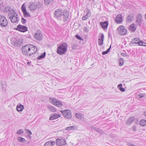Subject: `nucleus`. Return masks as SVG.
Masks as SVG:
<instances>
[{
	"label": "nucleus",
	"instance_id": "obj_1",
	"mask_svg": "<svg viewBox=\"0 0 146 146\" xmlns=\"http://www.w3.org/2000/svg\"><path fill=\"white\" fill-rule=\"evenodd\" d=\"M54 16L58 20L61 21L62 20L64 22L67 21L69 19V12L66 10H63L62 9H56L54 13Z\"/></svg>",
	"mask_w": 146,
	"mask_h": 146
},
{
	"label": "nucleus",
	"instance_id": "obj_2",
	"mask_svg": "<svg viewBox=\"0 0 146 146\" xmlns=\"http://www.w3.org/2000/svg\"><path fill=\"white\" fill-rule=\"evenodd\" d=\"M9 18L12 23H17L19 20V18L18 17V15L13 10V12L9 13L8 15Z\"/></svg>",
	"mask_w": 146,
	"mask_h": 146
},
{
	"label": "nucleus",
	"instance_id": "obj_3",
	"mask_svg": "<svg viewBox=\"0 0 146 146\" xmlns=\"http://www.w3.org/2000/svg\"><path fill=\"white\" fill-rule=\"evenodd\" d=\"M67 46L68 45L66 43H63L60 45L58 47L57 50V53L60 55L64 54L67 50Z\"/></svg>",
	"mask_w": 146,
	"mask_h": 146
},
{
	"label": "nucleus",
	"instance_id": "obj_4",
	"mask_svg": "<svg viewBox=\"0 0 146 146\" xmlns=\"http://www.w3.org/2000/svg\"><path fill=\"white\" fill-rule=\"evenodd\" d=\"M117 30L118 34L120 35H125L127 32V30L123 25H121L117 29Z\"/></svg>",
	"mask_w": 146,
	"mask_h": 146
},
{
	"label": "nucleus",
	"instance_id": "obj_5",
	"mask_svg": "<svg viewBox=\"0 0 146 146\" xmlns=\"http://www.w3.org/2000/svg\"><path fill=\"white\" fill-rule=\"evenodd\" d=\"M8 22L5 17L3 15H0V26L5 27L7 25Z\"/></svg>",
	"mask_w": 146,
	"mask_h": 146
},
{
	"label": "nucleus",
	"instance_id": "obj_6",
	"mask_svg": "<svg viewBox=\"0 0 146 146\" xmlns=\"http://www.w3.org/2000/svg\"><path fill=\"white\" fill-rule=\"evenodd\" d=\"M50 102L58 107H61L63 106V104L61 102L54 98H49Z\"/></svg>",
	"mask_w": 146,
	"mask_h": 146
},
{
	"label": "nucleus",
	"instance_id": "obj_7",
	"mask_svg": "<svg viewBox=\"0 0 146 146\" xmlns=\"http://www.w3.org/2000/svg\"><path fill=\"white\" fill-rule=\"evenodd\" d=\"M31 44H28L22 46L21 50L22 53L25 55H27L29 53V52L30 50V48H31Z\"/></svg>",
	"mask_w": 146,
	"mask_h": 146
},
{
	"label": "nucleus",
	"instance_id": "obj_8",
	"mask_svg": "<svg viewBox=\"0 0 146 146\" xmlns=\"http://www.w3.org/2000/svg\"><path fill=\"white\" fill-rule=\"evenodd\" d=\"M63 114V115L68 118H70L72 117L71 112L69 110H65L63 111H60Z\"/></svg>",
	"mask_w": 146,
	"mask_h": 146
},
{
	"label": "nucleus",
	"instance_id": "obj_9",
	"mask_svg": "<svg viewBox=\"0 0 146 146\" xmlns=\"http://www.w3.org/2000/svg\"><path fill=\"white\" fill-rule=\"evenodd\" d=\"M15 29L20 32L24 33L27 31L28 28L25 26L19 24L17 26V28Z\"/></svg>",
	"mask_w": 146,
	"mask_h": 146
},
{
	"label": "nucleus",
	"instance_id": "obj_10",
	"mask_svg": "<svg viewBox=\"0 0 146 146\" xmlns=\"http://www.w3.org/2000/svg\"><path fill=\"white\" fill-rule=\"evenodd\" d=\"M35 38L38 40H41L42 38L43 35L40 30L37 31L35 33Z\"/></svg>",
	"mask_w": 146,
	"mask_h": 146
},
{
	"label": "nucleus",
	"instance_id": "obj_11",
	"mask_svg": "<svg viewBox=\"0 0 146 146\" xmlns=\"http://www.w3.org/2000/svg\"><path fill=\"white\" fill-rule=\"evenodd\" d=\"M65 140L64 138H57L56 141V143L58 146H62L66 144Z\"/></svg>",
	"mask_w": 146,
	"mask_h": 146
},
{
	"label": "nucleus",
	"instance_id": "obj_12",
	"mask_svg": "<svg viewBox=\"0 0 146 146\" xmlns=\"http://www.w3.org/2000/svg\"><path fill=\"white\" fill-rule=\"evenodd\" d=\"M136 23L137 25L140 26L142 23V17L141 14H138L137 17Z\"/></svg>",
	"mask_w": 146,
	"mask_h": 146
},
{
	"label": "nucleus",
	"instance_id": "obj_13",
	"mask_svg": "<svg viewBox=\"0 0 146 146\" xmlns=\"http://www.w3.org/2000/svg\"><path fill=\"white\" fill-rule=\"evenodd\" d=\"M115 21L118 24L121 23L123 21L122 15L121 14H118L117 15L115 19Z\"/></svg>",
	"mask_w": 146,
	"mask_h": 146
},
{
	"label": "nucleus",
	"instance_id": "obj_14",
	"mask_svg": "<svg viewBox=\"0 0 146 146\" xmlns=\"http://www.w3.org/2000/svg\"><path fill=\"white\" fill-rule=\"evenodd\" d=\"M31 48H30V50L29 51L30 52L29 55H33L36 52L37 50V47L31 44Z\"/></svg>",
	"mask_w": 146,
	"mask_h": 146
},
{
	"label": "nucleus",
	"instance_id": "obj_15",
	"mask_svg": "<svg viewBox=\"0 0 146 146\" xmlns=\"http://www.w3.org/2000/svg\"><path fill=\"white\" fill-rule=\"evenodd\" d=\"M100 24L104 29H107L108 28V22L107 21H105L103 22H101L100 23Z\"/></svg>",
	"mask_w": 146,
	"mask_h": 146
},
{
	"label": "nucleus",
	"instance_id": "obj_16",
	"mask_svg": "<svg viewBox=\"0 0 146 146\" xmlns=\"http://www.w3.org/2000/svg\"><path fill=\"white\" fill-rule=\"evenodd\" d=\"M30 5L29 7L30 9L31 10H34L35 9L37 8L36 3L35 2L30 3Z\"/></svg>",
	"mask_w": 146,
	"mask_h": 146
},
{
	"label": "nucleus",
	"instance_id": "obj_17",
	"mask_svg": "<svg viewBox=\"0 0 146 146\" xmlns=\"http://www.w3.org/2000/svg\"><path fill=\"white\" fill-rule=\"evenodd\" d=\"M134 16V14L132 13H131L126 18V21L130 22L132 21L133 19Z\"/></svg>",
	"mask_w": 146,
	"mask_h": 146
},
{
	"label": "nucleus",
	"instance_id": "obj_18",
	"mask_svg": "<svg viewBox=\"0 0 146 146\" xmlns=\"http://www.w3.org/2000/svg\"><path fill=\"white\" fill-rule=\"evenodd\" d=\"M60 116L61 115L60 114L54 113L53 115L52 116H50L49 119L50 120H53L56 119L57 118L60 117Z\"/></svg>",
	"mask_w": 146,
	"mask_h": 146
},
{
	"label": "nucleus",
	"instance_id": "obj_19",
	"mask_svg": "<svg viewBox=\"0 0 146 146\" xmlns=\"http://www.w3.org/2000/svg\"><path fill=\"white\" fill-rule=\"evenodd\" d=\"M23 42L22 40H19L14 41L13 44L15 46H21L23 44Z\"/></svg>",
	"mask_w": 146,
	"mask_h": 146
},
{
	"label": "nucleus",
	"instance_id": "obj_20",
	"mask_svg": "<svg viewBox=\"0 0 146 146\" xmlns=\"http://www.w3.org/2000/svg\"><path fill=\"white\" fill-rule=\"evenodd\" d=\"M87 12V13L86 15L83 17L82 18V20H86L87 19H88V18L90 17L91 15V13L90 10H88Z\"/></svg>",
	"mask_w": 146,
	"mask_h": 146
},
{
	"label": "nucleus",
	"instance_id": "obj_21",
	"mask_svg": "<svg viewBox=\"0 0 146 146\" xmlns=\"http://www.w3.org/2000/svg\"><path fill=\"white\" fill-rule=\"evenodd\" d=\"M136 27L134 25V24L131 25L129 27V30L131 31L132 32L135 31L136 29Z\"/></svg>",
	"mask_w": 146,
	"mask_h": 146
},
{
	"label": "nucleus",
	"instance_id": "obj_22",
	"mask_svg": "<svg viewBox=\"0 0 146 146\" xmlns=\"http://www.w3.org/2000/svg\"><path fill=\"white\" fill-rule=\"evenodd\" d=\"M24 108V107L21 104H18L17 106L16 109L18 111H22Z\"/></svg>",
	"mask_w": 146,
	"mask_h": 146
},
{
	"label": "nucleus",
	"instance_id": "obj_23",
	"mask_svg": "<svg viewBox=\"0 0 146 146\" xmlns=\"http://www.w3.org/2000/svg\"><path fill=\"white\" fill-rule=\"evenodd\" d=\"M135 120L134 117H131L129 118L126 122V124L129 125Z\"/></svg>",
	"mask_w": 146,
	"mask_h": 146
},
{
	"label": "nucleus",
	"instance_id": "obj_24",
	"mask_svg": "<svg viewBox=\"0 0 146 146\" xmlns=\"http://www.w3.org/2000/svg\"><path fill=\"white\" fill-rule=\"evenodd\" d=\"M47 108L49 111L52 112H54L56 111V108L52 106H48Z\"/></svg>",
	"mask_w": 146,
	"mask_h": 146
},
{
	"label": "nucleus",
	"instance_id": "obj_25",
	"mask_svg": "<svg viewBox=\"0 0 146 146\" xmlns=\"http://www.w3.org/2000/svg\"><path fill=\"white\" fill-rule=\"evenodd\" d=\"M55 143V141H49L46 142L44 145L45 146H52Z\"/></svg>",
	"mask_w": 146,
	"mask_h": 146
},
{
	"label": "nucleus",
	"instance_id": "obj_26",
	"mask_svg": "<svg viewBox=\"0 0 146 146\" xmlns=\"http://www.w3.org/2000/svg\"><path fill=\"white\" fill-rule=\"evenodd\" d=\"M140 125L142 126L146 125V120L144 119L141 120L140 122Z\"/></svg>",
	"mask_w": 146,
	"mask_h": 146
},
{
	"label": "nucleus",
	"instance_id": "obj_27",
	"mask_svg": "<svg viewBox=\"0 0 146 146\" xmlns=\"http://www.w3.org/2000/svg\"><path fill=\"white\" fill-rule=\"evenodd\" d=\"M11 10L13 11V9L11 8L9 6H7V7H5V8L4 9V12H11Z\"/></svg>",
	"mask_w": 146,
	"mask_h": 146
},
{
	"label": "nucleus",
	"instance_id": "obj_28",
	"mask_svg": "<svg viewBox=\"0 0 146 146\" xmlns=\"http://www.w3.org/2000/svg\"><path fill=\"white\" fill-rule=\"evenodd\" d=\"M122 84H119L117 86L118 88L121 91L124 92L125 91V89L124 88H122Z\"/></svg>",
	"mask_w": 146,
	"mask_h": 146
},
{
	"label": "nucleus",
	"instance_id": "obj_29",
	"mask_svg": "<svg viewBox=\"0 0 146 146\" xmlns=\"http://www.w3.org/2000/svg\"><path fill=\"white\" fill-rule=\"evenodd\" d=\"M23 13L24 15V16L25 17H30V14L29 13L27 12V11L23 12Z\"/></svg>",
	"mask_w": 146,
	"mask_h": 146
},
{
	"label": "nucleus",
	"instance_id": "obj_30",
	"mask_svg": "<svg viewBox=\"0 0 146 146\" xmlns=\"http://www.w3.org/2000/svg\"><path fill=\"white\" fill-rule=\"evenodd\" d=\"M119 65L120 66H122L124 63V61L123 59L122 58H120L118 60Z\"/></svg>",
	"mask_w": 146,
	"mask_h": 146
},
{
	"label": "nucleus",
	"instance_id": "obj_31",
	"mask_svg": "<svg viewBox=\"0 0 146 146\" xmlns=\"http://www.w3.org/2000/svg\"><path fill=\"white\" fill-rule=\"evenodd\" d=\"M111 45L110 47L106 51H103L102 53V55H105L107 54L110 51V49L111 48Z\"/></svg>",
	"mask_w": 146,
	"mask_h": 146
},
{
	"label": "nucleus",
	"instance_id": "obj_32",
	"mask_svg": "<svg viewBox=\"0 0 146 146\" xmlns=\"http://www.w3.org/2000/svg\"><path fill=\"white\" fill-rule=\"evenodd\" d=\"M139 38H135L133 39L132 40V41L131 42V43L133 44V43H135V44H136V43L137 42H136L137 41H138L139 40Z\"/></svg>",
	"mask_w": 146,
	"mask_h": 146
},
{
	"label": "nucleus",
	"instance_id": "obj_33",
	"mask_svg": "<svg viewBox=\"0 0 146 146\" xmlns=\"http://www.w3.org/2000/svg\"><path fill=\"white\" fill-rule=\"evenodd\" d=\"M21 10L23 12L26 11V6L25 5L24 3L23 4L21 7Z\"/></svg>",
	"mask_w": 146,
	"mask_h": 146
},
{
	"label": "nucleus",
	"instance_id": "obj_34",
	"mask_svg": "<svg viewBox=\"0 0 146 146\" xmlns=\"http://www.w3.org/2000/svg\"><path fill=\"white\" fill-rule=\"evenodd\" d=\"M74 127L73 126L68 127L66 128V130H72L74 129Z\"/></svg>",
	"mask_w": 146,
	"mask_h": 146
},
{
	"label": "nucleus",
	"instance_id": "obj_35",
	"mask_svg": "<svg viewBox=\"0 0 146 146\" xmlns=\"http://www.w3.org/2000/svg\"><path fill=\"white\" fill-rule=\"evenodd\" d=\"M17 139L20 142L24 141H25V138H22L21 137H18L17 138Z\"/></svg>",
	"mask_w": 146,
	"mask_h": 146
},
{
	"label": "nucleus",
	"instance_id": "obj_36",
	"mask_svg": "<svg viewBox=\"0 0 146 146\" xmlns=\"http://www.w3.org/2000/svg\"><path fill=\"white\" fill-rule=\"evenodd\" d=\"M37 4V7L38 9H40L42 7V4L39 2H38Z\"/></svg>",
	"mask_w": 146,
	"mask_h": 146
},
{
	"label": "nucleus",
	"instance_id": "obj_37",
	"mask_svg": "<svg viewBox=\"0 0 146 146\" xmlns=\"http://www.w3.org/2000/svg\"><path fill=\"white\" fill-rule=\"evenodd\" d=\"M53 0H44L45 4L46 5H48Z\"/></svg>",
	"mask_w": 146,
	"mask_h": 146
},
{
	"label": "nucleus",
	"instance_id": "obj_38",
	"mask_svg": "<svg viewBox=\"0 0 146 146\" xmlns=\"http://www.w3.org/2000/svg\"><path fill=\"white\" fill-rule=\"evenodd\" d=\"M45 56L46 55H40L37 58V59L38 60H40L42 58H44Z\"/></svg>",
	"mask_w": 146,
	"mask_h": 146
},
{
	"label": "nucleus",
	"instance_id": "obj_39",
	"mask_svg": "<svg viewBox=\"0 0 146 146\" xmlns=\"http://www.w3.org/2000/svg\"><path fill=\"white\" fill-rule=\"evenodd\" d=\"M104 36L103 33H102L101 34L100 36L98 39L101 40H104Z\"/></svg>",
	"mask_w": 146,
	"mask_h": 146
},
{
	"label": "nucleus",
	"instance_id": "obj_40",
	"mask_svg": "<svg viewBox=\"0 0 146 146\" xmlns=\"http://www.w3.org/2000/svg\"><path fill=\"white\" fill-rule=\"evenodd\" d=\"M98 44L100 45H101L103 44V40H100V39H98Z\"/></svg>",
	"mask_w": 146,
	"mask_h": 146
},
{
	"label": "nucleus",
	"instance_id": "obj_41",
	"mask_svg": "<svg viewBox=\"0 0 146 146\" xmlns=\"http://www.w3.org/2000/svg\"><path fill=\"white\" fill-rule=\"evenodd\" d=\"M23 133V131L21 129H19L17 132V134H20Z\"/></svg>",
	"mask_w": 146,
	"mask_h": 146
},
{
	"label": "nucleus",
	"instance_id": "obj_42",
	"mask_svg": "<svg viewBox=\"0 0 146 146\" xmlns=\"http://www.w3.org/2000/svg\"><path fill=\"white\" fill-rule=\"evenodd\" d=\"M72 48L74 50L76 49L77 48H78L76 44H73L72 45Z\"/></svg>",
	"mask_w": 146,
	"mask_h": 146
},
{
	"label": "nucleus",
	"instance_id": "obj_43",
	"mask_svg": "<svg viewBox=\"0 0 146 146\" xmlns=\"http://www.w3.org/2000/svg\"><path fill=\"white\" fill-rule=\"evenodd\" d=\"M21 21L23 24H25L26 23V20L23 17H22L21 19Z\"/></svg>",
	"mask_w": 146,
	"mask_h": 146
},
{
	"label": "nucleus",
	"instance_id": "obj_44",
	"mask_svg": "<svg viewBox=\"0 0 146 146\" xmlns=\"http://www.w3.org/2000/svg\"><path fill=\"white\" fill-rule=\"evenodd\" d=\"M76 37L79 40H83L82 39V38L78 35H76Z\"/></svg>",
	"mask_w": 146,
	"mask_h": 146
},
{
	"label": "nucleus",
	"instance_id": "obj_45",
	"mask_svg": "<svg viewBox=\"0 0 146 146\" xmlns=\"http://www.w3.org/2000/svg\"><path fill=\"white\" fill-rule=\"evenodd\" d=\"M84 31L87 33L88 32V29L87 27H85L84 29Z\"/></svg>",
	"mask_w": 146,
	"mask_h": 146
},
{
	"label": "nucleus",
	"instance_id": "obj_46",
	"mask_svg": "<svg viewBox=\"0 0 146 146\" xmlns=\"http://www.w3.org/2000/svg\"><path fill=\"white\" fill-rule=\"evenodd\" d=\"M76 117L78 119H80L81 116L80 115V114L77 113L76 114Z\"/></svg>",
	"mask_w": 146,
	"mask_h": 146
},
{
	"label": "nucleus",
	"instance_id": "obj_47",
	"mask_svg": "<svg viewBox=\"0 0 146 146\" xmlns=\"http://www.w3.org/2000/svg\"><path fill=\"white\" fill-rule=\"evenodd\" d=\"M95 130L97 131L98 132H100L101 131V130L98 128H97L96 127H94V128Z\"/></svg>",
	"mask_w": 146,
	"mask_h": 146
},
{
	"label": "nucleus",
	"instance_id": "obj_48",
	"mask_svg": "<svg viewBox=\"0 0 146 146\" xmlns=\"http://www.w3.org/2000/svg\"><path fill=\"white\" fill-rule=\"evenodd\" d=\"M143 41L142 40L139 41L138 42L136 43H137V44H138L139 45L141 46L140 45H141V44H143Z\"/></svg>",
	"mask_w": 146,
	"mask_h": 146
},
{
	"label": "nucleus",
	"instance_id": "obj_49",
	"mask_svg": "<svg viewBox=\"0 0 146 146\" xmlns=\"http://www.w3.org/2000/svg\"><path fill=\"white\" fill-rule=\"evenodd\" d=\"M138 96L139 98H141L143 97V95L142 94H140Z\"/></svg>",
	"mask_w": 146,
	"mask_h": 146
},
{
	"label": "nucleus",
	"instance_id": "obj_50",
	"mask_svg": "<svg viewBox=\"0 0 146 146\" xmlns=\"http://www.w3.org/2000/svg\"><path fill=\"white\" fill-rule=\"evenodd\" d=\"M132 129H133V131H136V126L134 125H133V127H132Z\"/></svg>",
	"mask_w": 146,
	"mask_h": 146
},
{
	"label": "nucleus",
	"instance_id": "obj_51",
	"mask_svg": "<svg viewBox=\"0 0 146 146\" xmlns=\"http://www.w3.org/2000/svg\"><path fill=\"white\" fill-rule=\"evenodd\" d=\"M26 131H27V132L30 135H31L32 133V132L29 130L28 129H27L26 130Z\"/></svg>",
	"mask_w": 146,
	"mask_h": 146
},
{
	"label": "nucleus",
	"instance_id": "obj_52",
	"mask_svg": "<svg viewBox=\"0 0 146 146\" xmlns=\"http://www.w3.org/2000/svg\"><path fill=\"white\" fill-rule=\"evenodd\" d=\"M143 44H141V46H146V43L143 41Z\"/></svg>",
	"mask_w": 146,
	"mask_h": 146
},
{
	"label": "nucleus",
	"instance_id": "obj_53",
	"mask_svg": "<svg viewBox=\"0 0 146 146\" xmlns=\"http://www.w3.org/2000/svg\"><path fill=\"white\" fill-rule=\"evenodd\" d=\"M27 64L29 66H31V61L27 62Z\"/></svg>",
	"mask_w": 146,
	"mask_h": 146
},
{
	"label": "nucleus",
	"instance_id": "obj_54",
	"mask_svg": "<svg viewBox=\"0 0 146 146\" xmlns=\"http://www.w3.org/2000/svg\"><path fill=\"white\" fill-rule=\"evenodd\" d=\"M5 85H3L2 88L3 90L5 89Z\"/></svg>",
	"mask_w": 146,
	"mask_h": 146
},
{
	"label": "nucleus",
	"instance_id": "obj_55",
	"mask_svg": "<svg viewBox=\"0 0 146 146\" xmlns=\"http://www.w3.org/2000/svg\"><path fill=\"white\" fill-rule=\"evenodd\" d=\"M46 53L45 52H44L43 53H42L40 54V55H46Z\"/></svg>",
	"mask_w": 146,
	"mask_h": 146
},
{
	"label": "nucleus",
	"instance_id": "obj_56",
	"mask_svg": "<svg viewBox=\"0 0 146 146\" xmlns=\"http://www.w3.org/2000/svg\"><path fill=\"white\" fill-rule=\"evenodd\" d=\"M143 115L146 117V111L143 112Z\"/></svg>",
	"mask_w": 146,
	"mask_h": 146
},
{
	"label": "nucleus",
	"instance_id": "obj_57",
	"mask_svg": "<svg viewBox=\"0 0 146 146\" xmlns=\"http://www.w3.org/2000/svg\"><path fill=\"white\" fill-rule=\"evenodd\" d=\"M128 145L129 146H135V145L131 144H129Z\"/></svg>",
	"mask_w": 146,
	"mask_h": 146
},
{
	"label": "nucleus",
	"instance_id": "obj_58",
	"mask_svg": "<svg viewBox=\"0 0 146 146\" xmlns=\"http://www.w3.org/2000/svg\"><path fill=\"white\" fill-rule=\"evenodd\" d=\"M145 19L146 20V14L145 15Z\"/></svg>",
	"mask_w": 146,
	"mask_h": 146
},
{
	"label": "nucleus",
	"instance_id": "obj_59",
	"mask_svg": "<svg viewBox=\"0 0 146 146\" xmlns=\"http://www.w3.org/2000/svg\"><path fill=\"white\" fill-rule=\"evenodd\" d=\"M27 137H31V136L30 135H27Z\"/></svg>",
	"mask_w": 146,
	"mask_h": 146
},
{
	"label": "nucleus",
	"instance_id": "obj_60",
	"mask_svg": "<svg viewBox=\"0 0 146 146\" xmlns=\"http://www.w3.org/2000/svg\"><path fill=\"white\" fill-rule=\"evenodd\" d=\"M108 34L109 36V37L110 36V34L109 33H108Z\"/></svg>",
	"mask_w": 146,
	"mask_h": 146
},
{
	"label": "nucleus",
	"instance_id": "obj_61",
	"mask_svg": "<svg viewBox=\"0 0 146 146\" xmlns=\"http://www.w3.org/2000/svg\"><path fill=\"white\" fill-rule=\"evenodd\" d=\"M1 1V0H0V1Z\"/></svg>",
	"mask_w": 146,
	"mask_h": 146
}]
</instances>
